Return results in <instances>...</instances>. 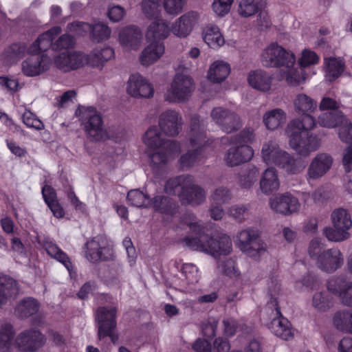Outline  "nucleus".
Wrapping results in <instances>:
<instances>
[{
    "label": "nucleus",
    "mask_w": 352,
    "mask_h": 352,
    "mask_svg": "<svg viewBox=\"0 0 352 352\" xmlns=\"http://www.w3.org/2000/svg\"><path fill=\"white\" fill-rule=\"evenodd\" d=\"M23 122L29 128L41 131L44 129L43 123L30 111L25 110L22 116Z\"/></svg>",
    "instance_id": "obj_59"
},
{
    "label": "nucleus",
    "mask_w": 352,
    "mask_h": 352,
    "mask_svg": "<svg viewBox=\"0 0 352 352\" xmlns=\"http://www.w3.org/2000/svg\"><path fill=\"white\" fill-rule=\"evenodd\" d=\"M116 309L113 307H99L96 311V320L98 324V337L109 336L113 341V331L116 327Z\"/></svg>",
    "instance_id": "obj_12"
},
{
    "label": "nucleus",
    "mask_w": 352,
    "mask_h": 352,
    "mask_svg": "<svg viewBox=\"0 0 352 352\" xmlns=\"http://www.w3.org/2000/svg\"><path fill=\"white\" fill-rule=\"evenodd\" d=\"M15 331L13 325L6 320L0 322V351L11 352Z\"/></svg>",
    "instance_id": "obj_35"
},
{
    "label": "nucleus",
    "mask_w": 352,
    "mask_h": 352,
    "mask_svg": "<svg viewBox=\"0 0 352 352\" xmlns=\"http://www.w3.org/2000/svg\"><path fill=\"white\" fill-rule=\"evenodd\" d=\"M190 179V175H180L168 179L165 185V190L170 194H174L178 187H181V190L186 186V182Z\"/></svg>",
    "instance_id": "obj_54"
},
{
    "label": "nucleus",
    "mask_w": 352,
    "mask_h": 352,
    "mask_svg": "<svg viewBox=\"0 0 352 352\" xmlns=\"http://www.w3.org/2000/svg\"><path fill=\"white\" fill-rule=\"evenodd\" d=\"M127 200L132 206L138 208H148L151 204V199L147 195L138 189L131 190L128 192Z\"/></svg>",
    "instance_id": "obj_47"
},
{
    "label": "nucleus",
    "mask_w": 352,
    "mask_h": 352,
    "mask_svg": "<svg viewBox=\"0 0 352 352\" xmlns=\"http://www.w3.org/2000/svg\"><path fill=\"white\" fill-rule=\"evenodd\" d=\"M203 39L211 48L218 49L219 47L220 30L217 25H208L202 33Z\"/></svg>",
    "instance_id": "obj_44"
},
{
    "label": "nucleus",
    "mask_w": 352,
    "mask_h": 352,
    "mask_svg": "<svg viewBox=\"0 0 352 352\" xmlns=\"http://www.w3.org/2000/svg\"><path fill=\"white\" fill-rule=\"evenodd\" d=\"M345 118L341 111H330L322 113L318 117V122L323 127L335 128L339 126Z\"/></svg>",
    "instance_id": "obj_41"
},
{
    "label": "nucleus",
    "mask_w": 352,
    "mask_h": 352,
    "mask_svg": "<svg viewBox=\"0 0 352 352\" xmlns=\"http://www.w3.org/2000/svg\"><path fill=\"white\" fill-rule=\"evenodd\" d=\"M261 61L264 66L279 67L280 76L291 85H298L305 80L302 68L294 67V53L276 42L271 43L263 51Z\"/></svg>",
    "instance_id": "obj_2"
},
{
    "label": "nucleus",
    "mask_w": 352,
    "mask_h": 352,
    "mask_svg": "<svg viewBox=\"0 0 352 352\" xmlns=\"http://www.w3.org/2000/svg\"><path fill=\"white\" fill-rule=\"evenodd\" d=\"M338 127L340 139L344 142H352V123L349 120L345 118Z\"/></svg>",
    "instance_id": "obj_60"
},
{
    "label": "nucleus",
    "mask_w": 352,
    "mask_h": 352,
    "mask_svg": "<svg viewBox=\"0 0 352 352\" xmlns=\"http://www.w3.org/2000/svg\"><path fill=\"white\" fill-rule=\"evenodd\" d=\"M127 92L134 98H150L154 90L151 84L140 74H133L128 80Z\"/></svg>",
    "instance_id": "obj_20"
},
{
    "label": "nucleus",
    "mask_w": 352,
    "mask_h": 352,
    "mask_svg": "<svg viewBox=\"0 0 352 352\" xmlns=\"http://www.w3.org/2000/svg\"><path fill=\"white\" fill-rule=\"evenodd\" d=\"M165 47L162 42H151L142 52L139 60L144 66H148L157 61L164 54Z\"/></svg>",
    "instance_id": "obj_31"
},
{
    "label": "nucleus",
    "mask_w": 352,
    "mask_h": 352,
    "mask_svg": "<svg viewBox=\"0 0 352 352\" xmlns=\"http://www.w3.org/2000/svg\"><path fill=\"white\" fill-rule=\"evenodd\" d=\"M328 290L340 296L342 303L352 307V282L343 276L333 277L327 283Z\"/></svg>",
    "instance_id": "obj_23"
},
{
    "label": "nucleus",
    "mask_w": 352,
    "mask_h": 352,
    "mask_svg": "<svg viewBox=\"0 0 352 352\" xmlns=\"http://www.w3.org/2000/svg\"><path fill=\"white\" fill-rule=\"evenodd\" d=\"M220 341L219 338L214 340V347L212 349L208 340L199 338L194 343L192 348L197 352H217L219 351Z\"/></svg>",
    "instance_id": "obj_56"
},
{
    "label": "nucleus",
    "mask_w": 352,
    "mask_h": 352,
    "mask_svg": "<svg viewBox=\"0 0 352 352\" xmlns=\"http://www.w3.org/2000/svg\"><path fill=\"white\" fill-rule=\"evenodd\" d=\"M50 65L51 59L47 55L33 53L22 62V72L26 76H38L47 71Z\"/></svg>",
    "instance_id": "obj_14"
},
{
    "label": "nucleus",
    "mask_w": 352,
    "mask_h": 352,
    "mask_svg": "<svg viewBox=\"0 0 352 352\" xmlns=\"http://www.w3.org/2000/svg\"><path fill=\"white\" fill-rule=\"evenodd\" d=\"M221 271L227 276L232 278H239L241 272L236 266V261L232 258L221 260Z\"/></svg>",
    "instance_id": "obj_55"
},
{
    "label": "nucleus",
    "mask_w": 352,
    "mask_h": 352,
    "mask_svg": "<svg viewBox=\"0 0 352 352\" xmlns=\"http://www.w3.org/2000/svg\"><path fill=\"white\" fill-rule=\"evenodd\" d=\"M47 254L61 263L67 270H72V264L67 254L64 252L52 240L46 238L41 243Z\"/></svg>",
    "instance_id": "obj_33"
},
{
    "label": "nucleus",
    "mask_w": 352,
    "mask_h": 352,
    "mask_svg": "<svg viewBox=\"0 0 352 352\" xmlns=\"http://www.w3.org/2000/svg\"><path fill=\"white\" fill-rule=\"evenodd\" d=\"M318 60L319 58L314 52L305 50L302 51V56L298 62L301 67H305L317 63Z\"/></svg>",
    "instance_id": "obj_63"
},
{
    "label": "nucleus",
    "mask_w": 352,
    "mask_h": 352,
    "mask_svg": "<svg viewBox=\"0 0 352 352\" xmlns=\"http://www.w3.org/2000/svg\"><path fill=\"white\" fill-rule=\"evenodd\" d=\"M205 131L203 122L199 116L191 117L189 139L192 149L182 155L179 160L182 168H188L196 165L201 158L203 147L205 144Z\"/></svg>",
    "instance_id": "obj_6"
},
{
    "label": "nucleus",
    "mask_w": 352,
    "mask_h": 352,
    "mask_svg": "<svg viewBox=\"0 0 352 352\" xmlns=\"http://www.w3.org/2000/svg\"><path fill=\"white\" fill-rule=\"evenodd\" d=\"M38 302L31 297L20 300L15 308V314L21 318H26L35 314L39 309Z\"/></svg>",
    "instance_id": "obj_40"
},
{
    "label": "nucleus",
    "mask_w": 352,
    "mask_h": 352,
    "mask_svg": "<svg viewBox=\"0 0 352 352\" xmlns=\"http://www.w3.org/2000/svg\"><path fill=\"white\" fill-rule=\"evenodd\" d=\"M113 55V50L109 47L96 48L88 55L85 54V65L101 69Z\"/></svg>",
    "instance_id": "obj_29"
},
{
    "label": "nucleus",
    "mask_w": 352,
    "mask_h": 352,
    "mask_svg": "<svg viewBox=\"0 0 352 352\" xmlns=\"http://www.w3.org/2000/svg\"><path fill=\"white\" fill-rule=\"evenodd\" d=\"M258 177V169L255 166L249 164L239 170L235 175V181L241 188L249 190L256 184Z\"/></svg>",
    "instance_id": "obj_27"
},
{
    "label": "nucleus",
    "mask_w": 352,
    "mask_h": 352,
    "mask_svg": "<svg viewBox=\"0 0 352 352\" xmlns=\"http://www.w3.org/2000/svg\"><path fill=\"white\" fill-rule=\"evenodd\" d=\"M159 128L168 136H175L182 130V118L178 112L168 109L159 116Z\"/></svg>",
    "instance_id": "obj_18"
},
{
    "label": "nucleus",
    "mask_w": 352,
    "mask_h": 352,
    "mask_svg": "<svg viewBox=\"0 0 352 352\" xmlns=\"http://www.w3.org/2000/svg\"><path fill=\"white\" fill-rule=\"evenodd\" d=\"M162 131L157 126H150L142 136L145 146L153 153L149 155L150 163L153 170H158L180 151L179 144L164 137Z\"/></svg>",
    "instance_id": "obj_3"
},
{
    "label": "nucleus",
    "mask_w": 352,
    "mask_h": 352,
    "mask_svg": "<svg viewBox=\"0 0 352 352\" xmlns=\"http://www.w3.org/2000/svg\"><path fill=\"white\" fill-rule=\"evenodd\" d=\"M293 103L295 111L302 117L291 120L285 133L290 146L298 155L307 157L320 146V139L311 132L316 126V120L311 113L316 109L317 103L305 94L296 95Z\"/></svg>",
    "instance_id": "obj_1"
},
{
    "label": "nucleus",
    "mask_w": 352,
    "mask_h": 352,
    "mask_svg": "<svg viewBox=\"0 0 352 352\" xmlns=\"http://www.w3.org/2000/svg\"><path fill=\"white\" fill-rule=\"evenodd\" d=\"M327 78L329 81L337 78L343 72L344 63L341 60L336 58H329L326 60Z\"/></svg>",
    "instance_id": "obj_46"
},
{
    "label": "nucleus",
    "mask_w": 352,
    "mask_h": 352,
    "mask_svg": "<svg viewBox=\"0 0 352 352\" xmlns=\"http://www.w3.org/2000/svg\"><path fill=\"white\" fill-rule=\"evenodd\" d=\"M206 192L202 187L195 184L194 179L190 176V179L186 182V186L179 193V197L182 204L199 206L206 200Z\"/></svg>",
    "instance_id": "obj_17"
},
{
    "label": "nucleus",
    "mask_w": 352,
    "mask_h": 352,
    "mask_svg": "<svg viewBox=\"0 0 352 352\" xmlns=\"http://www.w3.org/2000/svg\"><path fill=\"white\" fill-rule=\"evenodd\" d=\"M323 234L327 239L333 242H341L349 238L348 230L338 229L335 227H327L323 230Z\"/></svg>",
    "instance_id": "obj_51"
},
{
    "label": "nucleus",
    "mask_w": 352,
    "mask_h": 352,
    "mask_svg": "<svg viewBox=\"0 0 352 352\" xmlns=\"http://www.w3.org/2000/svg\"><path fill=\"white\" fill-rule=\"evenodd\" d=\"M118 38L120 45L126 50H137L142 41V33L138 27L130 25L120 30Z\"/></svg>",
    "instance_id": "obj_24"
},
{
    "label": "nucleus",
    "mask_w": 352,
    "mask_h": 352,
    "mask_svg": "<svg viewBox=\"0 0 352 352\" xmlns=\"http://www.w3.org/2000/svg\"><path fill=\"white\" fill-rule=\"evenodd\" d=\"M259 10L258 2L255 0H241L239 3L238 13L242 17H250Z\"/></svg>",
    "instance_id": "obj_49"
},
{
    "label": "nucleus",
    "mask_w": 352,
    "mask_h": 352,
    "mask_svg": "<svg viewBox=\"0 0 352 352\" xmlns=\"http://www.w3.org/2000/svg\"><path fill=\"white\" fill-rule=\"evenodd\" d=\"M75 44L74 38L72 36L65 34L60 36L54 41L53 50L61 51L72 48Z\"/></svg>",
    "instance_id": "obj_57"
},
{
    "label": "nucleus",
    "mask_w": 352,
    "mask_h": 352,
    "mask_svg": "<svg viewBox=\"0 0 352 352\" xmlns=\"http://www.w3.org/2000/svg\"><path fill=\"white\" fill-rule=\"evenodd\" d=\"M218 327V320L214 318H209L204 322L201 326L203 335L209 339H212L216 335Z\"/></svg>",
    "instance_id": "obj_62"
},
{
    "label": "nucleus",
    "mask_w": 352,
    "mask_h": 352,
    "mask_svg": "<svg viewBox=\"0 0 352 352\" xmlns=\"http://www.w3.org/2000/svg\"><path fill=\"white\" fill-rule=\"evenodd\" d=\"M340 107V102L330 96L323 97L319 104V109L320 111H340L339 108Z\"/></svg>",
    "instance_id": "obj_64"
},
{
    "label": "nucleus",
    "mask_w": 352,
    "mask_h": 352,
    "mask_svg": "<svg viewBox=\"0 0 352 352\" xmlns=\"http://www.w3.org/2000/svg\"><path fill=\"white\" fill-rule=\"evenodd\" d=\"M254 156V150L248 144L232 143L224 155V161L228 166L233 167L250 162Z\"/></svg>",
    "instance_id": "obj_16"
},
{
    "label": "nucleus",
    "mask_w": 352,
    "mask_h": 352,
    "mask_svg": "<svg viewBox=\"0 0 352 352\" xmlns=\"http://www.w3.org/2000/svg\"><path fill=\"white\" fill-rule=\"evenodd\" d=\"M43 344V335L34 329L23 331L15 339V344L21 352H35Z\"/></svg>",
    "instance_id": "obj_13"
},
{
    "label": "nucleus",
    "mask_w": 352,
    "mask_h": 352,
    "mask_svg": "<svg viewBox=\"0 0 352 352\" xmlns=\"http://www.w3.org/2000/svg\"><path fill=\"white\" fill-rule=\"evenodd\" d=\"M184 224L190 227L193 235L184 239L185 245L192 250H199L214 258L220 256V242L217 238L209 237L193 214L186 213L182 217Z\"/></svg>",
    "instance_id": "obj_4"
},
{
    "label": "nucleus",
    "mask_w": 352,
    "mask_h": 352,
    "mask_svg": "<svg viewBox=\"0 0 352 352\" xmlns=\"http://www.w3.org/2000/svg\"><path fill=\"white\" fill-rule=\"evenodd\" d=\"M242 126L241 118L234 111H221V131L227 133L239 130Z\"/></svg>",
    "instance_id": "obj_39"
},
{
    "label": "nucleus",
    "mask_w": 352,
    "mask_h": 352,
    "mask_svg": "<svg viewBox=\"0 0 352 352\" xmlns=\"http://www.w3.org/2000/svg\"><path fill=\"white\" fill-rule=\"evenodd\" d=\"M163 7L165 12L173 16H176L182 12L186 0H163Z\"/></svg>",
    "instance_id": "obj_53"
},
{
    "label": "nucleus",
    "mask_w": 352,
    "mask_h": 352,
    "mask_svg": "<svg viewBox=\"0 0 352 352\" xmlns=\"http://www.w3.org/2000/svg\"><path fill=\"white\" fill-rule=\"evenodd\" d=\"M78 111L81 124L83 126L87 135L92 141L114 138L113 135L104 130L101 115L95 108L82 107Z\"/></svg>",
    "instance_id": "obj_7"
},
{
    "label": "nucleus",
    "mask_w": 352,
    "mask_h": 352,
    "mask_svg": "<svg viewBox=\"0 0 352 352\" xmlns=\"http://www.w3.org/2000/svg\"><path fill=\"white\" fill-rule=\"evenodd\" d=\"M285 151L280 149L274 140H269L265 142L262 146L261 155L263 161L267 164L276 165L281 158L282 154Z\"/></svg>",
    "instance_id": "obj_36"
},
{
    "label": "nucleus",
    "mask_w": 352,
    "mask_h": 352,
    "mask_svg": "<svg viewBox=\"0 0 352 352\" xmlns=\"http://www.w3.org/2000/svg\"><path fill=\"white\" fill-rule=\"evenodd\" d=\"M86 258L91 262L111 261L114 258L112 246L108 240L102 236H97L88 241L86 244Z\"/></svg>",
    "instance_id": "obj_10"
},
{
    "label": "nucleus",
    "mask_w": 352,
    "mask_h": 352,
    "mask_svg": "<svg viewBox=\"0 0 352 352\" xmlns=\"http://www.w3.org/2000/svg\"><path fill=\"white\" fill-rule=\"evenodd\" d=\"M25 51L26 46L24 43H14L4 51V60L7 64H12L22 57Z\"/></svg>",
    "instance_id": "obj_43"
},
{
    "label": "nucleus",
    "mask_w": 352,
    "mask_h": 352,
    "mask_svg": "<svg viewBox=\"0 0 352 352\" xmlns=\"http://www.w3.org/2000/svg\"><path fill=\"white\" fill-rule=\"evenodd\" d=\"M333 226L338 229L348 230L352 226V221L347 210L339 208L334 210L331 215Z\"/></svg>",
    "instance_id": "obj_42"
},
{
    "label": "nucleus",
    "mask_w": 352,
    "mask_h": 352,
    "mask_svg": "<svg viewBox=\"0 0 352 352\" xmlns=\"http://www.w3.org/2000/svg\"><path fill=\"white\" fill-rule=\"evenodd\" d=\"M258 232L253 229L241 230L236 236V245L247 256L258 259L265 251V246L258 240Z\"/></svg>",
    "instance_id": "obj_9"
},
{
    "label": "nucleus",
    "mask_w": 352,
    "mask_h": 352,
    "mask_svg": "<svg viewBox=\"0 0 352 352\" xmlns=\"http://www.w3.org/2000/svg\"><path fill=\"white\" fill-rule=\"evenodd\" d=\"M148 208H152L155 211L168 216L174 215L177 210V206L175 201L161 195L151 199Z\"/></svg>",
    "instance_id": "obj_34"
},
{
    "label": "nucleus",
    "mask_w": 352,
    "mask_h": 352,
    "mask_svg": "<svg viewBox=\"0 0 352 352\" xmlns=\"http://www.w3.org/2000/svg\"><path fill=\"white\" fill-rule=\"evenodd\" d=\"M312 305L318 311H325L332 306V298L328 292H316L313 296Z\"/></svg>",
    "instance_id": "obj_48"
},
{
    "label": "nucleus",
    "mask_w": 352,
    "mask_h": 352,
    "mask_svg": "<svg viewBox=\"0 0 352 352\" xmlns=\"http://www.w3.org/2000/svg\"><path fill=\"white\" fill-rule=\"evenodd\" d=\"M199 14L195 11H190L177 19L171 26V32L179 38H186L192 31L198 23Z\"/></svg>",
    "instance_id": "obj_19"
},
{
    "label": "nucleus",
    "mask_w": 352,
    "mask_h": 352,
    "mask_svg": "<svg viewBox=\"0 0 352 352\" xmlns=\"http://www.w3.org/2000/svg\"><path fill=\"white\" fill-rule=\"evenodd\" d=\"M351 309L342 310L334 314L333 323L337 329L346 333L351 318Z\"/></svg>",
    "instance_id": "obj_52"
},
{
    "label": "nucleus",
    "mask_w": 352,
    "mask_h": 352,
    "mask_svg": "<svg viewBox=\"0 0 352 352\" xmlns=\"http://www.w3.org/2000/svg\"><path fill=\"white\" fill-rule=\"evenodd\" d=\"M171 32L168 23L163 19H157L152 22L148 27L146 37L151 42H160L167 38Z\"/></svg>",
    "instance_id": "obj_32"
},
{
    "label": "nucleus",
    "mask_w": 352,
    "mask_h": 352,
    "mask_svg": "<svg viewBox=\"0 0 352 352\" xmlns=\"http://www.w3.org/2000/svg\"><path fill=\"white\" fill-rule=\"evenodd\" d=\"M19 292L18 283L14 279L8 275L0 274V309L14 299Z\"/></svg>",
    "instance_id": "obj_25"
},
{
    "label": "nucleus",
    "mask_w": 352,
    "mask_h": 352,
    "mask_svg": "<svg viewBox=\"0 0 352 352\" xmlns=\"http://www.w3.org/2000/svg\"><path fill=\"white\" fill-rule=\"evenodd\" d=\"M54 64L64 72L74 70L85 65V54L75 51L63 52L55 57Z\"/></svg>",
    "instance_id": "obj_22"
},
{
    "label": "nucleus",
    "mask_w": 352,
    "mask_h": 352,
    "mask_svg": "<svg viewBox=\"0 0 352 352\" xmlns=\"http://www.w3.org/2000/svg\"><path fill=\"white\" fill-rule=\"evenodd\" d=\"M194 88L192 78L188 74L176 73L164 93V100L169 102H184L190 97Z\"/></svg>",
    "instance_id": "obj_8"
},
{
    "label": "nucleus",
    "mask_w": 352,
    "mask_h": 352,
    "mask_svg": "<svg viewBox=\"0 0 352 352\" xmlns=\"http://www.w3.org/2000/svg\"><path fill=\"white\" fill-rule=\"evenodd\" d=\"M267 307L273 311H275V317L269 324L270 330L277 337L285 340L293 338L291 324L287 318L281 315L277 300L275 298H272L267 302Z\"/></svg>",
    "instance_id": "obj_11"
},
{
    "label": "nucleus",
    "mask_w": 352,
    "mask_h": 352,
    "mask_svg": "<svg viewBox=\"0 0 352 352\" xmlns=\"http://www.w3.org/2000/svg\"><path fill=\"white\" fill-rule=\"evenodd\" d=\"M61 28L55 26L41 34L38 38L28 47L30 54L45 52L49 48L53 50L54 40L61 33Z\"/></svg>",
    "instance_id": "obj_26"
},
{
    "label": "nucleus",
    "mask_w": 352,
    "mask_h": 352,
    "mask_svg": "<svg viewBox=\"0 0 352 352\" xmlns=\"http://www.w3.org/2000/svg\"><path fill=\"white\" fill-rule=\"evenodd\" d=\"M248 82L253 89L265 92L271 89L272 77L265 71L257 69L249 73Z\"/></svg>",
    "instance_id": "obj_30"
},
{
    "label": "nucleus",
    "mask_w": 352,
    "mask_h": 352,
    "mask_svg": "<svg viewBox=\"0 0 352 352\" xmlns=\"http://www.w3.org/2000/svg\"><path fill=\"white\" fill-rule=\"evenodd\" d=\"M255 139L254 130L250 127H246L236 135L232 143L235 144H248L252 143Z\"/></svg>",
    "instance_id": "obj_58"
},
{
    "label": "nucleus",
    "mask_w": 352,
    "mask_h": 352,
    "mask_svg": "<svg viewBox=\"0 0 352 352\" xmlns=\"http://www.w3.org/2000/svg\"><path fill=\"white\" fill-rule=\"evenodd\" d=\"M140 6L142 13L148 19L157 17L160 14V0H142Z\"/></svg>",
    "instance_id": "obj_50"
},
{
    "label": "nucleus",
    "mask_w": 352,
    "mask_h": 352,
    "mask_svg": "<svg viewBox=\"0 0 352 352\" xmlns=\"http://www.w3.org/2000/svg\"><path fill=\"white\" fill-rule=\"evenodd\" d=\"M220 192L219 189H216L210 197V215L214 220L220 219Z\"/></svg>",
    "instance_id": "obj_61"
},
{
    "label": "nucleus",
    "mask_w": 352,
    "mask_h": 352,
    "mask_svg": "<svg viewBox=\"0 0 352 352\" xmlns=\"http://www.w3.org/2000/svg\"><path fill=\"white\" fill-rule=\"evenodd\" d=\"M310 257L323 272L333 273L344 264V256L337 248L324 250V245L318 239L311 241L308 249Z\"/></svg>",
    "instance_id": "obj_5"
},
{
    "label": "nucleus",
    "mask_w": 352,
    "mask_h": 352,
    "mask_svg": "<svg viewBox=\"0 0 352 352\" xmlns=\"http://www.w3.org/2000/svg\"><path fill=\"white\" fill-rule=\"evenodd\" d=\"M111 30L103 22H97L91 25L90 35L91 39L97 43L107 40L111 36Z\"/></svg>",
    "instance_id": "obj_45"
},
{
    "label": "nucleus",
    "mask_w": 352,
    "mask_h": 352,
    "mask_svg": "<svg viewBox=\"0 0 352 352\" xmlns=\"http://www.w3.org/2000/svg\"><path fill=\"white\" fill-rule=\"evenodd\" d=\"M280 181L276 168L270 167L262 173L259 181V188L262 193L269 195L278 190Z\"/></svg>",
    "instance_id": "obj_28"
},
{
    "label": "nucleus",
    "mask_w": 352,
    "mask_h": 352,
    "mask_svg": "<svg viewBox=\"0 0 352 352\" xmlns=\"http://www.w3.org/2000/svg\"><path fill=\"white\" fill-rule=\"evenodd\" d=\"M281 155L280 161L276 166L283 168L287 173L290 175H296L301 173L305 168L304 162L299 159H296L287 152H285Z\"/></svg>",
    "instance_id": "obj_37"
},
{
    "label": "nucleus",
    "mask_w": 352,
    "mask_h": 352,
    "mask_svg": "<svg viewBox=\"0 0 352 352\" xmlns=\"http://www.w3.org/2000/svg\"><path fill=\"white\" fill-rule=\"evenodd\" d=\"M286 118V113L282 109L276 108L263 114V122L268 130L274 131L285 122Z\"/></svg>",
    "instance_id": "obj_38"
},
{
    "label": "nucleus",
    "mask_w": 352,
    "mask_h": 352,
    "mask_svg": "<svg viewBox=\"0 0 352 352\" xmlns=\"http://www.w3.org/2000/svg\"><path fill=\"white\" fill-rule=\"evenodd\" d=\"M270 203L274 211L285 215L298 212L300 207L298 199L287 192L270 199Z\"/></svg>",
    "instance_id": "obj_21"
},
{
    "label": "nucleus",
    "mask_w": 352,
    "mask_h": 352,
    "mask_svg": "<svg viewBox=\"0 0 352 352\" xmlns=\"http://www.w3.org/2000/svg\"><path fill=\"white\" fill-rule=\"evenodd\" d=\"M332 157L325 153H318L311 161L307 170V179L316 180L328 173L333 164Z\"/></svg>",
    "instance_id": "obj_15"
}]
</instances>
